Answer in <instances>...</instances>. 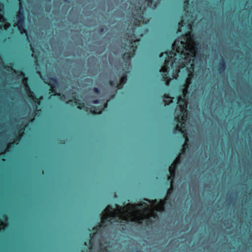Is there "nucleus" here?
Segmentation results:
<instances>
[{
  "instance_id": "obj_32",
  "label": "nucleus",
  "mask_w": 252,
  "mask_h": 252,
  "mask_svg": "<svg viewBox=\"0 0 252 252\" xmlns=\"http://www.w3.org/2000/svg\"><path fill=\"white\" fill-rule=\"evenodd\" d=\"M5 68L7 70H8V71L11 70H12V69H13V68H12V67L11 65H6V66H5Z\"/></svg>"
},
{
  "instance_id": "obj_1",
  "label": "nucleus",
  "mask_w": 252,
  "mask_h": 252,
  "mask_svg": "<svg viewBox=\"0 0 252 252\" xmlns=\"http://www.w3.org/2000/svg\"><path fill=\"white\" fill-rule=\"evenodd\" d=\"M175 39L172 44V50L167 51L165 53L160 55L161 58L165 54L166 58L164 64L160 70V79L166 86H169L171 79L169 78V72L173 69V77L177 79L180 76L189 81L188 77L192 75L194 70V53L190 51L188 48H186V43Z\"/></svg>"
},
{
  "instance_id": "obj_4",
  "label": "nucleus",
  "mask_w": 252,
  "mask_h": 252,
  "mask_svg": "<svg viewBox=\"0 0 252 252\" xmlns=\"http://www.w3.org/2000/svg\"><path fill=\"white\" fill-rule=\"evenodd\" d=\"M135 29H132V31L127 33V36L129 38V47L127 52L125 53L123 56L124 60H130L134 55L137 50V46L136 42L140 41L139 39H136L135 33Z\"/></svg>"
},
{
  "instance_id": "obj_41",
  "label": "nucleus",
  "mask_w": 252,
  "mask_h": 252,
  "mask_svg": "<svg viewBox=\"0 0 252 252\" xmlns=\"http://www.w3.org/2000/svg\"><path fill=\"white\" fill-rule=\"evenodd\" d=\"M73 102V100H70L69 101L66 102V103L67 104H69L70 102Z\"/></svg>"
},
{
  "instance_id": "obj_29",
  "label": "nucleus",
  "mask_w": 252,
  "mask_h": 252,
  "mask_svg": "<svg viewBox=\"0 0 252 252\" xmlns=\"http://www.w3.org/2000/svg\"><path fill=\"white\" fill-rule=\"evenodd\" d=\"M7 216L5 214H3L2 216H1V220L0 219V221H1V220H3V221H6L7 220Z\"/></svg>"
},
{
  "instance_id": "obj_45",
  "label": "nucleus",
  "mask_w": 252,
  "mask_h": 252,
  "mask_svg": "<svg viewBox=\"0 0 252 252\" xmlns=\"http://www.w3.org/2000/svg\"><path fill=\"white\" fill-rule=\"evenodd\" d=\"M64 1H66V2H68V0H63Z\"/></svg>"
},
{
  "instance_id": "obj_23",
  "label": "nucleus",
  "mask_w": 252,
  "mask_h": 252,
  "mask_svg": "<svg viewBox=\"0 0 252 252\" xmlns=\"http://www.w3.org/2000/svg\"><path fill=\"white\" fill-rule=\"evenodd\" d=\"M124 85L125 84L120 82L119 83H116V89L117 90H121L123 88Z\"/></svg>"
},
{
  "instance_id": "obj_2",
  "label": "nucleus",
  "mask_w": 252,
  "mask_h": 252,
  "mask_svg": "<svg viewBox=\"0 0 252 252\" xmlns=\"http://www.w3.org/2000/svg\"><path fill=\"white\" fill-rule=\"evenodd\" d=\"M189 8H186V10L184 9V15L182 17L181 21L179 23V28L178 30L179 32H181L182 28L185 27L186 30L187 31L176 39L179 40L181 43H183V41H185L186 43V48H187V39L194 36V34L191 32L193 21L191 19L188 18L190 16H192V15H190L191 14V12L189 10ZM184 8L185 9L184 7Z\"/></svg>"
},
{
  "instance_id": "obj_26",
  "label": "nucleus",
  "mask_w": 252,
  "mask_h": 252,
  "mask_svg": "<svg viewBox=\"0 0 252 252\" xmlns=\"http://www.w3.org/2000/svg\"><path fill=\"white\" fill-rule=\"evenodd\" d=\"M31 50L32 52V57L34 59H36L37 60V58H38V55H37L35 53V50L32 47L31 48Z\"/></svg>"
},
{
  "instance_id": "obj_10",
  "label": "nucleus",
  "mask_w": 252,
  "mask_h": 252,
  "mask_svg": "<svg viewBox=\"0 0 252 252\" xmlns=\"http://www.w3.org/2000/svg\"><path fill=\"white\" fill-rule=\"evenodd\" d=\"M182 157H181V155H179L177 158L175 159L174 161L172 163L171 166L169 167V171L170 175L168 176L167 175L168 180H171L172 182L173 183L176 173L178 170V165L181 163L182 161Z\"/></svg>"
},
{
  "instance_id": "obj_38",
  "label": "nucleus",
  "mask_w": 252,
  "mask_h": 252,
  "mask_svg": "<svg viewBox=\"0 0 252 252\" xmlns=\"http://www.w3.org/2000/svg\"><path fill=\"white\" fill-rule=\"evenodd\" d=\"M104 28H101V29H100V32L101 33L103 32H104Z\"/></svg>"
},
{
  "instance_id": "obj_7",
  "label": "nucleus",
  "mask_w": 252,
  "mask_h": 252,
  "mask_svg": "<svg viewBox=\"0 0 252 252\" xmlns=\"http://www.w3.org/2000/svg\"><path fill=\"white\" fill-rule=\"evenodd\" d=\"M186 94L184 95H180L178 97V102L177 104L180 108L181 112L183 115L181 116V122H184L186 123L188 116L187 113V106L188 103V99L186 97Z\"/></svg>"
},
{
  "instance_id": "obj_44",
  "label": "nucleus",
  "mask_w": 252,
  "mask_h": 252,
  "mask_svg": "<svg viewBox=\"0 0 252 252\" xmlns=\"http://www.w3.org/2000/svg\"><path fill=\"white\" fill-rule=\"evenodd\" d=\"M2 29V26L0 25V30Z\"/></svg>"
},
{
  "instance_id": "obj_22",
  "label": "nucleus",
  "mask_w": 252,
  "mask_h": 252,
  "mask_svg": "<svg viewBox=\"0 0 252 252\" xmlns=\"http://www.w3.org/2000/svg\"><path fill=\"white\" fill-rule=\"evenodd\" d=\"M144 218L142 216H138L136 218V221L139 223H142L144 220Z\"/></svg>"
},
{
  "instance_id": "obj_40",
  "label": "nucleus",
  "mask_w": 252,
  "mask_h": 252,
  "mask_svg": "<svg viewBox=\"0 0 252 252\" xmlns=\"http://www.w3.org/2000/svg\"><path fill=\"white\" fill-rule=\"evenodd\" d=\"M107 105H108V102H106L105 103L104 107H107Z\"/></svg>"
},
{
  "instance_id": "obj_19",
  "label": "nucleus",
  "mask_w": 252,
  "mask_h": 252,
  "mask_svg": "<svg viewBox=\"0 0 252 252\" xmlns=\"http://www.w3.org/2000/svg\"><path fill=\"white\" fill-rule=\"evenodd\" d=\"M147 4L148 6L153 9H155L158 6V1L155 0H146Z\"/></svg>"
},
{
  "instance_id": "obj_30",
  "label": "nucleus",
  "mask_w": 252,
  "mask_h": 252,
  "mask_svg": "<svg viewBox=\"0 0 252 252\" xmlns=\"http://www.w3.org/2000/svg\"><path fill=\"white\" fill-rule=\"evenodd\" d=\"M100 252H109V251L106 247H103L100 249Z\"/></svg>"
},
{
  "instance_id": "obj_17",
  "label": "nucleus",
  "mask_w": 252,
  "mask_h": 252,
  "mask_svg": "<svg viewBox=\"0 0 252 252\" xmlns=\"http://www.w3.org/2000/svg\"><path fill=\"white\" fill-rule=\"evenodd\" d=\"M21 35H25L29 39V34L27 30L25 28V24L16 25Z\"/></svg>"
},
{
  "instance_id": "obj_15",
  "label": "nucleus",
  "mask_w": 252,
  "mask_h": 252,
  "mask_svg": "<svg viewBox=\"0 0 252 252\" xmlns=\"http://www.w3.org/2000/svg\"><path fill=\"white\" fill-rule=\"evenodd\" d=\"M102 107L101 106H92L90 108V112L94 115H100L101 114Z\"/></svg>"
},
{
  "instance_id": "obj_24",
  "label": "nucleus",
  "mask_w": 252,
  "mask_h": 252,
  "mask_svg": "<svg viewBox=\"0 0 252 252\" xmlns=\"http://www.w3.org/2000/svg\"><path fill=\"white\" fill-rule=\"evenodd\" d=\"M20 138L19 136L16 137L15 138H14V141L12 143V144H16L17 145L18 143V142L20 141ZM11 144H12V143H10L9 145V147H10Z\"/></svg>"
},
{
  "instance_id": "obj_43",
  "label": "nucleus",
  "mask_w": 252,
  "mask_h": 252,
  "mask_svg": "<svg viewBox=\"0 0 252 252\" xmlns=\"http://www.w3.org/2000/svg\"><path fill=\"white\" fill-rule=\"evenodd\" d=\"M185 92L187 93L188 92V90L187 89L185 90Z\"/></svg>"
},
{
  "instance_id": "obj_8",
  "label": "nucleus",
  "mask_w": 252,
  "mask_h": 252,
  "mask_svg": "<svg viewBox=\"0 0 252 252\" xmlns=\"http://www.w3.org/2000/svg\"><path fill=\"white\" fill-rule=\"evenodd\" d=\"M46 81H44L45 84H47L51 88V92L52 93H55V95L57 96H60V98L62 100H63L65 97V95H62L60 93L56 92L57 87L58 86V81L56 78L51 77L48 76L46 79Z\"/></svg>"
},
{
  "instance_id": "obj_42",
  "label": "nucleus",
  "mask_w": 252,
  "mask_h": 252,
  "mask_svg": "<svg viewBox=\"0 0 252 252\" xmlns=\"http://www.w3.org/2000/svg\"><path fill=\"white\" fill-rule=\"evenodd\" d=\"M124 220H127V218H126V217H125V218H124Z\"/></svg>"
},
{
  "instance_id": "obj_9",
  "label": "nucleus",
  "mask_w": 252,
  "mask_h": 252,
  "mask_svg": "<svg viewBox=\"0 0 252 252\" xmlns=\"http://www.w3.org/2000/svg\"><path fill=\"white\" fill-rule=\"evenodd\" d=\"M182 157H181V155H179L177 158L175 159L174 161L172 163L171 166L169 167V171L170 175L168 176L167 175L168 180H171L172 182L173 183L176 173L178 170V165L181 163L182 161Z\"/></svg>"
},
{
  "instance_id": "obj_31",
  "label": "nucleus",
  "mask_w": 252,
  "mask_h": 252,
  "mask_svg": "<svg viewBox=\"0 0 252 252\" xmlns=\"http://www.w3.org/2000/svg\"><path fill=\"white\" fill-rule=\"evenodd\" d=\"M4 3L0 1V12H2L4 8Z\"/></svg>"
},
{
  "instance_id": "obj_14",
  "label": "nucleus",
  "mask_w": 252,
  "mask_h": 252,
  "mask_svg": "<svg viewBox=\"0 0 252 252\" xmlns=\"http://www.w3.org/2000/svg\"><path fill=\"white\" fill-rule=\"evenodd\" d=\"M73 98H74L73 102L75 105H78L77 108L79 109H80V110L84 109V110H85L86 111H88L89 108L85 106L84 102H82L80 100L76 98L75 97H73Z\"/></svg>"
},
{
  "instance_id": "obj_34",
  "label": "nucleus",
  "mask_w": 252,
  "mask_h": 252,
  "mask_svg": "<svg viewBox=\"0 0 252 252\" xmlns=\"http://www.w3.org/2000/svg\"><path fill=\"white\" fill-rule=\"evenodd\" d=\"M92 102L94 104H97L99 103L100 102H99V100L98 99H96L94 100Z\"/></svg>"
},
{
  "instance_id": "obj_33",
  "label": "nucleus",
  "mask_w": 252,
  "mask_h": 252,
  "mask_svg": "<svg viewBox=\"0 0 252 252\" xmlns=\"http://www.w3.org/2000/svg\"><path fill=\"white\" fill-rule=\"evenodd\" d=\"M94 91L96 93V94H99L100 93V90L98 88H94Z\"/></svg>"
},
{
  "instance_id": "obj_35",
  "label": "nucleus",
  "mask_w": 252,
  "mask_h": 252,
  "mask_svg": "<svg viewBox=\"0 0 252 252\" xmlns=\"http://www.w3.org/2000/svg\"><path fill=\"white\" fill-rule=\"evenodd\" d=\"M125 223H126V222H125V223H124L123 224H122L121 225H123V227H122V231H124L125 229V227L126 226V224Z\"/></svg>"
},
{
  "instance_id": "obj_25",
  "label": "nucleus",
  "mask_w": 252,
  "mask_h": 252,
  "mask_svg": "<svg viewBox=\"0 0 252 252\" xmlns=\"http://www.w3.org/2000/svg\"><path fill=\"white\" fill-rule=\"evenodd\" d=\"M30 97L32 98V99L33 100L34 102H35L37 104H39L40 101L34 95H31L30 96Z\"/></svg>"
},
{
  "instance_id": "obj_27",
  "label": "nucleus",
  "mask_w": 252,
  "mask_h": 252,
  "mask_svg": "<svg viewBox=\"0 0 252 252\" xmlns=\"http://www.w3.org/2000/svg\"><path fill=\"white\" fill-rule=\"evenodd\" d=\"M189 0H184V7L185 10H186V8H189Z\"/></svg>"
},
{
  "instance_id": "obj_47",
  "label": "nucleus",
  "mask_w": 252,
  "mask_h": 252,
  "mask_svg": "<svg viewBox=\"0 0 252 252\" xmlns=\"http://www.w3.org/2000/svg\"><path fill=\"white\" fill-rule=\"evenodd\" d=\"M194 44H195V45H197V44L196 42H195V43H194Z\"/></svg>"
},
{
  "instance_id": "obj_37",
  "label": "nucleus",
  "mask_w": 252,
  "mask_h": 252,
  "mask_svg": "<svg viewBox=\"0 0 252 252\" xmlns=\"http://www.w3.org/2000/svg\"><path fill=\"white\" fill-rule=\"evenodd\" d=\"M5 20L4 17L3 16H0V21H4Z\"/></svg>"
},
{
  "instance_id": "obj_11",
  "label": "nucleus",
  "mask_w": 252,
  "mask_h": 252,
  "mask_svg": "<svg viewBox=\"0 0 252 252\" xmlns=\"http://www.w3.org/2000/svg\"><path fill=\"white\" fill-rule=\"evenodd\" d=\"M170 182V188L168 189L166 195L163 200H161V203L162 205H164L166 201H169L170 202L172 199L170 198V195L172 193L173 191V183L172 182L171 180H169Z\"/></svg>"
},
{
  "instance_id": "obj_6",
  "label": "nucleus",
  "mask_w": 252,
  "mask_h": 252,
  "mask_svg": "<svg viewBox=\"0 0 252 252\" xmlns=\"http://www.w3.org/2000/svg\"><path fill=\"white\" fill-rule=\"evenodd\" d=\"M146 10V7H142V6H139L138 8H137L136 10V12L134 14V21H133V25L134 26V27H132L130 28L127 33H129V32H131L132 31L133 29H135L134 33L136 37V39H139L140 37H142L143 36V33H140V34L136 35V27H138L140 25L141 21L143 20L144 17L143 15Z\"/></svg>"
},
{
  "instance_id": "obj_12",
  "label": "nucleus",
  "mask_w": 252,
  "mask_h": 252,
  "mask_svg": "<svg viewBox=\"0 0 252 252\" xmlns=\"http://www.w3.org/2000/svg\"><path fill=\"white\" fill-rule=\"evenodd\" d=\"M170 182V188L168 189L166 195L163 200H161V203L162 205H164L166 201H169L170 202L172 199L170 198V195L172 193L173 191V183L172 182L171 180H169Z\"/></svg>"
},
{
  "instance_id": "obj_46",
  "label": "nucleus",
  "mask_w": 252,
  "mask_h": 252,
  "mask_svg": "<svg viewBox=\"0 0 252 252\" xmlns=\"http://www.w3.org/2000/svg\"><path fill=\"white\" fill-rule=\"evenodd\" d=\"M139 206H142L143 205V204H139Z\"/></svg>"
},
{
  "instance_id": "obj_36",
  "label": "nucleus",
  "mask_w": 252,
  "mask_h": 252,
  "mask_svg": "<svg viewBox=\"0 0 252 252\" xmlns=\"http://www.w3.org/2000/svg\"><path fill=\"white\" fill-rule=\"evenodd\" d=\"M25 127H26V126H25L24 127H21V128L20 129L19 131L23 132L24 130H25Z\"/></svg>"
},
{
  "instance_id": "obj_13",
  "label": "nucleus",
  "mask_w": 252,
  "mask_h": 252,
  "mask_svg": "<svg viewBox=\"0 0 252 252\" xmlns=\"http://www.w3.org/2000/svg\"><path fill=\"white\" fill-rule=\"evenodd\" d=\"M16 18L17 20L16 25L25 24V17L24 14L21 9L17 12Z\"/></svg>"
},
{
  "instance_id": "obj_20",
  "label": "nucleus",
  "mask_w": 252,
  "mask_h": 252,
  "mask_svg": "<svg viewBox=\"0 0 252 252\" xmlns=\"http://www.w3.org/2000/svg\"><path fill=\"white\" fill-rule=\"evenodd\" d=\"M127 79V76L126 73H123L120 75V82L125 84Z\"/></svg>"
},
{
  "instance_id": "obj_48",
  "label": "nucleus",
  "mask_w": 252,
  "mask_h": 252,
  "mask_svg": "<svg viewBox=\"0 0 252 252\" xmlns=\"http://www.w3.org/2000/svg\"><path fill=\"white\" fill-rule=\"evenodd\" d=\"M28 90L30 91V88H29V87H28Z\"/></svg>"
},
{
  "instance_id": "obj_16",
  "label": "nucleus",
  "mask_w": 252,
  "mask_h": 252,
  "mask_svg": "<svg viewBox=\"0 0 252 252\" xmlns=\"http://www.w3.org/2000/svg\"><path fill=\"white\" fill-rule=\"evenodd\" d=\"M226 68V63L224 60L221 59L219 63L218 70L220 73H223Z\"/></svg>"
},
{
  "instance_id": "obj_18",
  "label": "nucleus",
  "mask_w": 252,
  "mask_h": 252,
  "mask_svg": "<svg viewBox=\"0 0 252 252\" xmlns=\"http://www.w3.org/2000/svg\"><path fill=\"white\" fill-rule=\"evenodd\" d=\"M162 98H163L165 106L168 105L172 102V98L170 96L169 94H164L162 96Z\"/></svg>"
},
{
  "instance_id": "obj_28",
  "label": "nucleus",
  "mask_w": 252,
  "mask_h": 252,
  "mask_svg": "<svg viewBox=\"0 0 252 252\" xmlns=\"http://www.w3.org/2000/svg\"><path fill=\"white\" fill-rule=\"evenodd\" d=\"M109 83L111 87H115V88L116 89V83L114 81L110 80L109 81Z\"/></svg>"
},
{
  "instance_id": "obj_21",
  "label": "nucleus",
  "mask_w": 252,
  "mask_h": 252,
  "mask_svg": "<svg viewBox=\"0 0 252 252\" xmlns=\"http://www.w3.org/2000/svg\"><path fill=\"white\" fill-rule=\"evenodd\" d=\"M145 218L147 219L146 221V225L147 226H149L150 224L153 223L154 220L150 218L149 215H147Z\"/></svg>"
},
{
  "instance_id": "obj_39",
  "label": "nucleus",
  "mask_w": 252,
  "mask_h": 252,
  "mask_svg": "<svg viewBox=\"0 0 252 252\" xmlns=\"http://www.w3.org/2000/svg\"><path fill=\"white\" fill-rule=\"evenodd\" d=\"M20 75L22 76H25V74L24 73H23V72L22 71H20Z\"/></svg>"
},
{
  "instance_id": "obj_5",
  "label": "nucleus",
  "mask_w": 252,
  "mask_h": 252,
  "mask_svg": "<svg viewBox=\"0 0 252 252\" xmlns=\"http://www.w3.org/2000/svg\"><path fill=\"white\" fill-rule=\"evenodd\" d=\"M180 117V116L178 115L177 117H175L174 120L175 121L177 122V125L176 126V129L180 132L183 133L184 137L186 139L185 142L183 145V148L182 149L181 153L179 154V155H181V157H182V156L185 154L186 151L189 150L190 145L188 143L189 139L186 133V124L184 122H181Z\"/></svg>"
},
{
  "instance_id": "obj_3",
  "label": "nucleus",
  "mask_w": 252,
  "mask_h": 252,
  "mask_svg": "<svg viewBox=\"0 0 252 252\" xmlns=\"http://www.w3.org/2000/svg\"><path fill=\"white\" fill-rule=\"evenodd\" d=\"M112 206L109 205L104 210V214L102 217V221L98 225L93 227V230L94 232L90 234V243H92V241L95 238V237L97 232L101 231L102 228L108 225H111L113 223L111 218L117 217V214L115 212H113Z\"/></svg>"
}]
</instances>
